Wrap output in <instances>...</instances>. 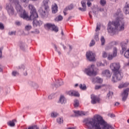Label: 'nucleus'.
I'll use <instances>...</instances> for the list:
<instances>
[{
  "label": "nucleus",
  "mask_w": 129,
  "mask_h": 129,
  "mask_svg": "<svg viewBox=\"0 0 129 129\" xmlns=\"http://www.w3.org/2000/svg\"><path fill=\"white\" fill-rule=\"evenodd\" d=\"M116 20L109 22L107 30L111 35H115L116 32L124 31V22L122 21V15L120 9H118L116 13L114 15Z\"/></svg>",
  "instance_id": "1"
},
{
  "label": "nucleus",
  "mask_w": 129,
  "mask_h": 129,
  "mask_svg": "<svg viewBox=\"0 0 129 129\" xmlns=\"http://www.w3.org/2000/svg\"><path fill=\"white\" fill-rule=\"evenodd\" d=\"M84 122L87 128L91 129H114L108 123L106 122L102 118L101 116L96 115L94 118L86 119L84 120Z\"/></svg>",
  "instance_id": "2"
},
{
  "label": "nucleus",
  "mask_w": 129,
  "mask_h": 129,
  "mask_svg": "<svg viewBox=\"0 0 129 129\" xmlns=\"http://www.w3.org/2000/svg\"><path fill=\"white\" fill-rule=\"evenodd\" d=\"M110 68L113 72V74L112 77V81L113 83L117 82V81H120L123 77V75L119 71L120 69V63L119 62H112L110 64Z\"/></svg>",
  "instance_id": "3"
},
{
  "label": "nucleus",
  "mask_w": 129,
  "mask_h": 129,
  "mask_svg": "<svg viewBox=\"0 0 129 129\" xmlns=\"http://www.w3.org/2000/svg\"><path fill=\"white\" fill-rule=\"evenodd\" d=\"M16 11L19 14V16L23 20H26V21H32V20H34V18L30 15L29 16V14L28 13L26 12V10H24L21 5H18L16 7Z\"/></svg>",
  "instance_id": "4"
},
{
  "label": "nucleus",
  "mask_w": 129,
  "mask_h": 129,
  "mask_svg": "<svg viewBox=\"0 0 129 129\" xmlns=\"http://www.w3.org/2000/svg\"><path fill=\"white\" fill-rule=\"evenodd\" d=\"M44 10L41 8L40 12L42 18H45L47 13L50 10V7H49V4H50V0H43L42 2Z\"/></svg>",
  "instance_id": "5"
},
{
  "label": "nucleus",
  "mask_w": 129,
  "mask_h": 129,
  "mask_svg": "<svg viewBox=\"0 0 129 129\" xmlns=\"http://www.w3.org/2000/svg\"><path fill=\"white\" fill-rule=\"evenodd\" d=\"M94 64H90L87 68H86L84 72L88 75V76H96L97 75V72L94 71Z\"/></svg>",
  "instance_id": "6"
},
{
  "label": "nucleus",
  "mask_w": 129,
  "mask_h": 129,
  "mask_svg": "<svg viewBox=\"0 0 129 129\" xmlns=\"http://www.w3.org/2000/svg\"><path fill=\"white\" fill-rule=\"evenodd\" d=\"M6 10L9 16H14L15 15V9L11 3L6 4Z\"/></svg>",
  "instance_id": "7"
},
{
  "label": "nucleus",
  "mask_w": 129,
  "mask_h": 129,
  "mask_svg": "<svg viewBox=\"0 0 129 129\" xmlns=\"http://www.w3.org/2000/svg\"><path fill=\"white\" fill-rule=\"evenodd\" d=\"M28 8L29 10H30L31 17H33V19H37V18H38L39 16L38 15V13H37V11L34 6L32 4H29Z\"/></svg>",
  "instance_id": "8"
},
{
  "label": "nucleus",
  "mask_w": 129,
  "mask_h": 129,
  "mask_svg": "<svg viewBox=\"0 0 129 129\" xmlns=\"http://www.w3.org/2000/svg\"><path fill=\"white\" fill-rule=\"evenodd\" d=\"M86 56L89 61H94L95 60V54L91 51L87 52Z\"/></svg>",
  "instance_id": "9"
},
{
  "label": "nucleus",
  "mask_w": 129,
  "mask_h": 129,
  "mask_svg": "<svg viewBox=\"0 0 129 129\" xmlns=\"http://www.w3.org/2000/svg\"><path fill=\"white\" fill-rule=\"evenodd\" d=\"M49 30H52V31H54V32H55V33H57L58 31H59V29H58V27H57L55 25L52 24L51 23H47L45 25Z\"/></svg>",
  "instance_id": "10"
},
{
  "label": "nucleus",
  "mask_w": 129,
  "mask_h": 129,
  "mask_svg": "<svg viewBox=\"0 0 129 129\" xmlns=\"http://www.w3.org/2000/svg\"><path fill=\"white\" fill-rule=\"evenodd\" d=\"M75 115L73 116H83V115H87L88 114V112H84L83 111H74Z\"/></svg>",
  "instance_id": "11"
},
{
  "label": "nucleus",
  "mask_w": 129,
  "mask_h": 129,
  "mask_svg": "<svg viewBox=\"0 0 129 129\" xmlns=\"http://www.w3.org/2000/svg\"><path fill=\"white\" fill-rule=\"evenodd\" d=\"M36 19V18H34L31 20L33 21V25L34 27H40L42 26V25H43V22H42L41 20H37Z\"/></svg>",
  "instance_id": "12"
},
{
  "label": "nucleus",
  "mask_w": 129,
  "mask_h": 129,
  "mask_svg": "<svg viewBox=\"0 0 129 129\" xmlns=\"http://www.w3.org/2000/svg\"><path fill=\"white\" fill-rule=\"evenodd\" d=\"M121 96L122 101H126V99H127V97H128V93L123 90V92L121 94Z\"/></svg>",
  "instance_id": "13"
},
{
  "label": "nucleus",
  "mask_w": 129,
  "mask_h": 129,
  "mask_svg": "<svg viewBox=\"0 0 129 129\" xmlns=\"http://www.w3.org/2000/svg\"><path fill=\"white\" fill-rule=\"evenodd\" d=\"M91 98L92 104H95L97 102H99V98L94 95H91Z\"/></svg>",
  "instance_id": "14"
},
{
  "label": "nucleus",
  "mask_w": 129,
  "mask_h": 129,
  "mask_svg": "<svg viewBox=\"0 0 129 129\" xmlns=\"http://www.w3.org/2000/svg\"><path fill=\"white\" fill-rule=\"evenodd\" d=\"M102 73V75L105 76L107 78H110V77H111V74L110 73V71L108 70L103 71Z\"/></svg>",
  "instance_id": "15"
},
{
  "label": "nucleus",
  "mask_w": 129,
  "mask_h": 129,
  "mask_svg": "<svg viewBox=\"0 0 129 129\" xmlns=\"http://www.w3.org/2000/svg\"><path fill=\"white\" fill-rule=\"evenodd\" d=\"M103 81V80L102 79L98 77L93 78L92 79V82H93V83H96V82L97 83H102Z\"/></svg>",
  "instance_id": "16"
},
{
  "label": "nucleus",
  "mask_w": 129,
  "mask_h": 129,
  "mask_svg": "<svg viewBox=\"0 0 129 129\" xmlns=\"http://www.w3.org/2000/svg\"><path fill=\"white\" fill-rule=\"evenodd\" d=\"M85 1L81 2V5L83 8H79V11H81V12H85L86 11V4H85Z\"/></svg>",
  "instance_id": "17"
},
{
  "label": "nucleus",
  "mask_w": 129,
  "mask_h": 129,
  "mask_svg": "<svg viewBox=\"0 0 129 129\" xmlns=\"http://www.w3.org/2000/svg\"><path fill=\"white\" fill-rule=\"evenodd\" d=\"M63 84L64 82H63V80L59 79L56 81V84L54 85V86L55 87H58V86H61V85H63Z\"/></svg>",
  "instance_id": "18"
},
{
  "label": "nucleus",
  "mask_w": 129,
  "mask_h": 129,
  "mask_svg": "<svg viewBox=\"0 0 129 129\" xmlns=\"http://www.w3.org/2000/svg\"><path fill=\"white\" fill-rule=\"evenodd\" d=\"M58 103H61V104L66 103V98H65L64 96H61L60 97Z\"/></svg>",
  "instance_id": "19"
},
{
  "label": "nucleus",
  "mask_w": 129,
  "mask_h": 129,
  "mask_svg": "<svg viewBox=\"0 0 129 129\" xmlns=\"http://www.w3.org/2000/svg\"><path fill=\"white\" fill-rule=\"evenodd\" d=\"M16 121H17L16 119H13L12 120L9 121V122H8L7 123L9 126H11V127H13L15 126V125H16V124L15 123Z\"/></svg>",
  "instance_id": "20"
},
{
  "label": "nucleus",
  "mask_w": 129,
  "mask_h": 129,
  "mask_svg": "<svg viewBox=\"0 0 129 129\" xmlns=\"http://www.w3.org/2000/svg\"><path fill=\"white\" fill-rule=\"evenodd\" d=\"M128 85V82L122 83L119 85L118 88H123V87H127Z\"/></svg>",
  "instance_id": "21"
},
{
  "label": "nucleus",
  "mask_w": 129,
  "mask_h": 129,
  "mask_svg": "<svg viewBox=\"0 0 129 129\" xmlns=\"http://www.w3.org/2000/svg\"><path fill=\"white\" fill-rule=\"evenodd\" d=\"M52 12L53 14H56L58 12V6H57V5H55L52 7Z\"/></svg>",
  "instance_id": "22"
},
{
  "label": "nucleus",
  "mask_w": 129,
  "mask_h": 129,
  "mask_svg": "<svg viewBox=\"0 0 129 129\" xmlns=\"http://www.w3.org/2000/svg\"><path fill=\"white\" fill-rule=\"evenodd\" d=\"M93 1L94 0H83L82 2H85V5H86V2H87V5L88 6V7H91V6L92 5V4L91 3V2H93Z\"/></svg>",
  "instance_id": "23"
},
{
  "label": "nucleus",
  "mask_w": 129,
  "mask_h": 129,
  "mask_svg": "<svg viewBox=\"0 0 129 129\" xmlns=\"http://www.w3.org/2000/svg\"><path fill=\"white\" fill-rule=\"evenodd\" d=\"M79 88H80V89H81L82 90H86V84H81L79 85Z\"/></svg>",
  "instance_id": "24"
},
{
  "label": "nucleus",
  "mask_w": 129,
  "mask_h": 129,
  "mask_svg": "<svg viewBox=\"0 0 129 129\" xmlns=\"http://www.w3.org/2000/svg\"><path fill=\"white\" fill-rule=\"evenodd\" d=\"M113 55L114 57H116V56H117V48H116V47L113 48Z\"/></svg>",
  "instance_id": "25"
},
{
  "label": "nucleus",
  "mask_w": 129,
  "mask_h": 129,
  "mask_svg": "<svg viewBox=\"0 0 129 129\" xmlns=\"http://www.w3.org/2000/svg\"><path fill=\"white\" fill-rule=\"evenodd\" d=\"M20 47L21 50H25V49L26 48V45H25V43L20 42Z\"/></svg>",
  "instance_id": "26"
},
{
  "label": "nucleus",
  "mask_w": 129,
  "mask_h": 129,
  "mask_svg": "<svg viewBox=\"0 0 129 129\" xmlns=\"http://www.w3.org/2000/svg\"><path fill=\"white\" fill-rule=\"evenodd\" d=\"M56 120H57V122H58V123H59V124H61V123H63V118L62 117L57 118Z\"/></svg>",
  "instance_id": "27"
},
{
  "label": "nucleus",
  "mask_w": 129,
  "mask_h": 129,
  "mask_svg": "<svg viewBox=\"0 0 129 129\" xmlns=\"http://www.w3.org/2000/svg\"><path fill=\"white\" fill-rule=\"evenodd\" d=\"M124 56L125 58L128 59L129 58V49H127L124 53Z\"/></svg>",
  "instance_id": "28"
},
{
  "label": "nucleus",
  "mask_w": 129,
  "mask_h": 129,
  "mask_svg": "<svg viewBox=\"0 0 129 129\" xmlns=\"http://www.w3.org/2000/svg\"><path fill=\"white\" fill-rule=\"evenodd\" d=\"M100 4L102 7H104L105 5H106V1L105 0H100Z\"/></svg>",
  "instance_id": "29"
},
{
  "label": "nucleus",
  "mask_w": 129,
  "mask_h": 129,
  "mask_svg": "<svg viewBox=\"0 0 129 129\" xmlns=\"http://www.w3.org/2000/svg\"><path fill=\"white\" fill-rule=\"evenodd\" d=\"M9 1L11 2H12V3L15 5L16 7H17L18 5H19V0H9Z\"/></svg>",
  "instance_id": "30"
},
{
  "label": "nucleus",
  "mask_w": 129,
  "mask_h": 129,
  "mask_svg": "<svg viewBox=\"0 0 129 129\" xmlns=\"http://www.w3.org/2000/svg\"><path fill=\"white\" fill-rule=\"evenodd\" d=\"M31 29H32V26L30 25H27L25 27V29L26 31H30Z\"/></svg>",
  "instance_id": "31"
},
{
  "label": "nucleus",
  "mask_w": 129,
  "mask_h": 129,
  "mask_svg": "<svg viewBox=\"0 0 129 129\" xmlns=\"http://www.w3.org/2000/svg\"><path fill=\"white\" fill-rule=\"evenodd\" d=\"M74 105L75 107H78L79 106V101L77 100H75Z\"/></svg>",
  "instance_id": "32"
},
{
  "label": "nucleus",
  "mask_w": 129,
  "mask_h": 129,
  "mask_svg": "<svg viewBox=\"0 0 129 129\" xmlns=\"http://www.w3.org/2000/svg\"><path fill=\"white\" fill-rule=\"evenodd\" d=\"M113 95V92L109 91L107 94V97H108V98H109V97H112Z\"/></svg>",
  "instance_id": "33"
},
{
  "label": "nucleus",
  "mask_w": 129,
  "mask_h": 129,
  "mask_svg": "<svg viewBox=\"0 0 129 129\" xmlns=\"http://www.w3.org/2000/svg\"><path fill=\"white\" fill-rule=\"evenodd\" d=\"M115 56H113V54H109L108 57H107V59L108 60H109L110 61L112 60L113 59V58H114Z\"/></svg>",
  "instance_id": "34"
},
{
  "label": "nucleus",
  "mask_w": 129,
  "mask_h": 129,
  "mask_svg": "<svg viewBox=\"0 0 129 129\" xmlns=\"http://www.w3.org/2000/svg\"><path fill=\"white\" fill-rule=\"evenodd\" d=\"M126 45L125 44V45H122V52H120L121 54H123V52L124 51H126Z\"/></svg>",
  "instance_id": "35"
},
{
  "label": "nucleus",
  "mask_w": 129,
  "mask_h": 129,
  "mask_svg": "<svg viewBox=\"0 0 129 129\" xmlns=\"http://www.w3.org/2000/svg\"><path fill=\"white\" fill-rule=\"evenodd\" d=\"M51 117H57V116H58V113L55 112H52L51 113Z\"/></svg>",
  "instance_id": "36"
},
{
  "label": "nucleus",
  "mask_w": 129,
  "mask_h": 129,
  "mask_svg": "<svg viewBox=\"0 0 129 129\" xmlns=\"http://www.w3.org/2000/svg\"><path fill=\"white\" fill-rule=\"evenodd\" d=\"M112 45H113V44L111 43L108 46H106L105 48L106 51L110 50V49H111V48H112Z\"/></svg>",
  "instance_id": "37"
},
{
  "label": "nucleus",
  "mask_w": 129,
  "mask_h": 129,
  "mask_svg": "<svg viewBox=\"0 0 129 129\" xmlns=\"http://www.w3.org/2000/svg\"><path fill=\"white\" fill-rule=\"evenodd\" d=\"M101 45L103 46L104 44H105V39H104V37L103 36H102L101 38Z\"/></svg>",
  "instance_id": "38"
},
{
  "label": "nucleus",
  "mask_w": 129,
  "mask_h": 129,
  "mask_svg": "<svg viewBox=\"0 0 129 129\" xmlns=\"http://www.w3.org/2000/svg\"><path fill=\"white\" fill-rule=\"evenodd\" d=\"M95 45V41H94V40H92L90 43V47H92V46H94Z\"/></svg>",
  "instance_id": "39"
},
{
  "label": "nucleus",
  "mask_w": 129,
  "mask_h": 129,
  "mask_svg": "<svg viewBox=\"0 0 129 129\" xmlns=\"http://www.w3.org/2000/svg\"><path fill=\"white\" fill-rule=\"evenodd\" d=\"M102 56L103 58H106L107 57V53L105 51H103Z\"/></svg>",
  "instance_id": "40"
},
{
  "label": "nucleus",
  "mask_w": 129,
  "mask_h": 129,
  "mask_svg": "<svg viewBox=\"0 0 129 129\" xmlns=\"http://www.w3.org/2000/svg\"><path fill=\"white\" fill-rule=\"evenodd\" d=\"M80 96L79 93L75 91H74L73 96Z\"/></svg>",
  "instance_id": "41"
},
{
  "label": "nucleus",
  "mask_w": 129,
  "mask_h": 129,
  "mask_svg": "<svg viewBox=\"0 0 129 129\" xmlns=\"http://www.w3.org/2000/svg\"><path fill=\"white\" fill-rule=\"evenodd\" d=\"M99 30H100V24L97 23L95 31L96 32H97V31H99Z\"/></svg>",
  "instance_id": "42"
},
{
  "label": "nucleus",
  "mask_w": 129,
  "mask_h": 129,
  "mask_svg": "<svg viewBox=\"0 0 129 129\" xmlns=\"http://www.w3.org/2000/svg\"><path fill=\"white\" fill-rule=\"evenodd\" d=\"M31 33L32 34H40V31L38 29H36L35 31H31Z\"/></svg>",
  "instance_id": "43"
},
{
  "label": "nucleus",
  "mask_w": 129,
  "mask_h": 129,
  "mask_svg": "<svg viewBox=\"0 0 129 129\" xmlns=\"http://www.w3.org/2000/svg\"><path fill=\"white\" fill-rule=\"evenodd\" d=\"M74 91H69L68 92V94H69V95H70V96H73V93H74Z\"/></svg>",
  "instance_id": "44"
},
{
  "label": "nucleus",
  "mask_w": 129,
  "mask_h": 129,
  "mask_svg": "<svg viewBox=\"0 0 129 129\" xmlns=\"http://www.w3.org/2000/svg\"><path fill=\"white\" fill-rule=\"evenodd\" d=\"M94 39L96 41H99V37H98V34H96L95 35Z\"/></svg>",
  "instance_id": "45"
},
{
  "label": "nucleus",
  "mask_w": 129,
  "mask_h": 129,
  "mask_svg": "<svg viewBox=\"0 0 129 129\" xmlns=\"http://www.w3.org/2000/svg\"><path fill=\"white\" fill-rule=\"evenodd\" d=\"M73 9V5H71L68 8H66V10H72Z\"/></svg>",
  "instance_id": "46"
},
{
  "label": "nucleus",
  "mask_w": 129,
  "mask_h": 129,
  "mask_svg": "<svg viewBox=\"0 0 129 129\" xmlns=\"http://www.w3.org/2000/svg\"><path fill=\"white\" fill-rule=\"evenodd\" d=\"M0 30H5V26L3 23H0Z\"/></svg>",
  "instance_id": "47"
},
{
  "label": "nucleus",
  "mask_w": 129,
  "mask_h": 129,
  "mask_svg": "<svg viewBox=\"0 0 129 129\" xmlns=\"http://www.w3.org/2000/svg\"><path fill=\"white\" fill-rule=\"evenodd\" d=\"M13 76H17V75H19V73L14 71L12 73Z\"/></svg>",
  "instance_id": "48"
},
{
  "label": "nucleus",
  "mask_w": 129,
  "mask_h": 129,
  "mask_svg": "<svg viewBox=\"0 0 129 129\" xmlns=\"http://www.w3.org/2000/svg\"><path fill=\"white\" fill-rule=\"evenodd\" d=\"M28 129H39V128H38L37 127V126H32L31 127H28Z\"/></svg>",
  "instance_id": "49"
},
{
  "label": "nucleus",
  "mask_w": 129,
  "mask_h": 129,
  "mask_svg": "<svg viewBox=\"0 0 129 129\" xmlns=\"http://www.w3.org/2000/svg\"><path fill=\"white\" fill-rule=\"evenodd\" d=\"M9 35H10V36L16 35V32L11 31L9 33Z\"/></svg>",
  "instance_id": "50"
},
{
  "label": "nucleus",
  "mask_w": 129,
  "mask_h": 129,
  "mask_svg": "<svg viewBox=\"0 0 129 129\" xmlns=\"http://www.w3.org/2000/svg\"><path fill=\"white\" fill-rule=\"evenodd\" d=\"M58 21H62L63 20V17H62V16L59 15L58 17V19H57Z\"/></svg>",
  "instance_id": "51"
},
{
  "label": "nucleus",
  "mask_w": 129,
  "mask_h": 129,
  "mask_svg": "<svg viewBox=\"0 0 129 129\" xmlns=\"http://www.w3.org/2000/svg\"><path fill=\"white\" fill-rule=\"evenodd\" d=\"M19 69H23V70H25V66L21 65V66L19 67Z\"/></svg>",
  "instance_id": "52"
},
{
  "label": "nucleus",
  "mask_w": 129,
  "mask_h": 129,
  "mask_svg": "<svg viewBox=\"0 0 129 129\" xmlns=\"http://www.w3.org/2000/svg\"><path fill=\"white\" fill-rule=\"evenodd\" d=\"M54 48L55 49V51H57V52L58 53L59 55H61V52L58 51L57 46L56 45L54 46Z\"/></svg>",
  "instance_id": "53"
},
{
  "label": "nucleus",
  "mask_w": 129,
  "mask_h": 129,
  "mask_svg": "<svg viewBox=\"0 0 129 129\" xmlns=\"http://www.w3.org/2000/svg\"><path fill=\"white\" fill-rule=\"evenodd\" d=\"M108 116H110V117H115V115L114 114H108Z\"/></svg>",
  "instance_id": "54"
},
{
  "label": "nucleus",
  "mask_w": 129,
  "mask_h": 129,
  "mask_svg": "<svg viewBox=\"0 0 129 129\" xmlns=\"http://www.w3.org/2000/svg\"><path fill=\"white\" fill-rule=\"evenodd\" d=\"M104 11V9L103 8H98V12H103Z\"/></svg>",
  "instance_id": "55"
},
{
  "label": "nucleus",
  "mask_w": 129,
  "mask_h": 129,
  "mask_svg": "<svg viewBox=\"0 0 129 129\" xmlns=\"http://www.w3.org/2000/svg\"><path fill=\"white\" fill-rule=\"evenodd\" d=\"M49 99H53L54 98V97L53 96V95H50L48 96Z\"/></svg>",
  "instance_id": "56"
},
{
  "label": "nucleus",
  "mask_w": 129,
  "mask_h": 129,
  "mask_svg": "<svg viewBox=\"0 0 129 129\" xmlns=\"http://www.w3.org/2000/svg\"><path fill=\"white\" fill-rule=\"evenodd\" d=\"M101 88V86H95V89H99Z\"/></svg>",
  "instance_id": "57"
},
{
  "label": "nucleus",
  "mask_w": 129,
  "mask_h": 129,
  "mask_svg": "<svg viewBox=\"0 0 129 129\" xmlns=\"http://www.w3.org/2000/svg\"><path fill=\"white\" fill-rule=\"evenodd\" d=\"M31 85L33 87H35V86H36L37 85V84L36 83H31Z\"/></svg>",
  "instance_id": "58"
},
{
  "label": "nucleus",
  "mask_w": 129,
  "mask_h": 129,
  "mask_svg": "<svg viewBox=\"0 0 129 129\" xmlns=\"http://www.w3.org/2000/svg\"><path fill=\"white\" fill-rule=\"evenodd\" d=\"M91 14H92V12H90L89 13V17L91 19H92V15H91Z\"/></svg>",
  "instance_id": "59"
},
{
  "label": "nucleus",
  "mask_w": 129,
  "mask_h": 129,
  "mask_svg": "<svg viewBox=\"0 0 129 129\" xmlns=\"http://www.w3.org/2000/svg\"><path fill=\"white\" fill-rule=\"evenodd\" d=\"M66 11H67V9H66V8L63 10V14L64 16H66V15H67V14L66 13Z\"/></svg>",
  "instance_id": "60"
},
{
  "label": "nucleus",
  "mask_w": 129,
  "mask_h": 129,
  "mask_svg": "<svg viewBox=\"0 0 129 129\" xmlns=\"http://www.w3.org/2000/svg\"><path fill=\"white\" fill-rule=\"evenodd\" d=\"M124 90L126 92H127V93H128V92H129V88H126V89H124Z\"/></svg>",
  "instance_id": "61"
},
{
  "label": "nucleus",
  "mask_w": 129,
  "mask_h": 129,
  "mask_svg": "<svg viewBox=\"0 0 129 129\" xmlns=\"http://www.w3.org/2000/svg\"><path fill=\"white\" fill-rule=\"evenodd\" d=\"M16 24L17 26H20V25H21V23L19 21H17Z\"/></svg>",
  "instance_id": "62"
},
{
  "label": "nucleus",
  "mask_w": 129,
  "mask_h": 129,
  "mask_svg": "<svg viewBox=\"0 0 129 129\" xmlns=\"http://www.w3.org/2000/svg\"><path fill=\"white\" fill-rule=\"evenodd\" d=\"M2 56H3V52H2V50L0 48V58H2Z\"/></svg>",
  "instance_id": "63"
},
{
  "label": "nucleus",
  "mask_w": 129,
  "mask_h": 129,
  "mask_svg": "<svg viewBox=\"0 0 129 129\" xmlns=\"http://www.w3.org/2000/svg\"><path fill=\"white\" fill-rule=\"evenodd\" d=\"M117 105H119V102H116L115 103V106H117Z\"/></svg>",
  "instance_id": "64"
}]
</instances>
